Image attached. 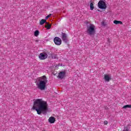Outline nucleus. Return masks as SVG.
<instances>
[{"label": "nucleus", "mask_w": 131, "mask_h": 131, "mask_svg": "<svg viewBox=\"0 0 131 131\" xmlns=\"http://www.w3.org/2000/svg\"><path fill=\"white\" fill-rule=\"evenodd\" d=\"M114 24H116V25H117V24H122V21H119V20H115L114 21Z\"/></svg>", "instance_id": "obj_12"}, {"label": "nucleus", "mask_w": 131, "mask_h": 131, "mask_svg": "<svg viewBox=\"0 0 131 131\" xmlns=\"http://www.w3.org/2000/svg\"><path fill=\"white\" fill-rule=\"evenodd\" d=\"M61 35L62 40L64 41V42L67 43L68 42V37H67V34L65 33H62Z\"/></svg>", "instance_id": "obj_5"}, {"label": "nucleus", "mask_w": 131, "mask_h": 131, "mask_svg": "<svg viewBox=\"0 0 131 131\" xmlns=\"http://www.w3.org/2000/svg\"><path fill=\"white\" fill-rule=\"evenodd\" d=\"M38 82L36 83V85L41 91H45L46 90V86L47 85V83L48 82V79H47V76L44 75L43 76L37 78Z\"/></svg>", "instance_id": "obj_2"}, {"label": "nucleus", "mask_w": 131, "mask_h": 131, "mask_svg": "<svg viewBox=\"0 0 131 131\" xmlns=\"http://www.w3.org/2000/svg\"><path fill=\"white\" fill-rule=\"evenodd\" d=\"M56 121V119L54 117H50L49 119V122L50 123H55Z\"/></svg>", "instance_id": "obj_9"}, {"label": "nucleus", "mask_w": 131, "mask_h": 131, "mask_svg": "<svg viewBox=\"0 0 131 131\" xmlns=\"http://www.w3.org/2000/svg\"><path fill=\"white\" fill-rule=\"evenodd\" d=\"M98 7L99 9H105L107 8L106 3L103 1L100 0L98 3Z\"/></svg>", "instance_id": "obj_4"}, {"label": "nucleus", "mask_w": 131, "mask_h": 131, "mask_svg": "<svg viewBox=\"0 0 131 131\" xmlns=\"http://www.w3.org/2000/svg\"><path fill=\"white\" fill-rule=\"evenodd\" d=\"M32 109L37 111V114L40 115L47 114L48 111V103L47 101L42 100V99H37L34 102V105Z\"/></svg>", "instance_id": "obj_1"}, {"label": "nucleus", "mask_w": 131, "mask_h": 131, "mask_svg": "<svg viewBox=\"0 0 131 131\" xmlns=\"http://www.w3.org/2000/svg\"><path fill=\"white\" fill-rule=\"evenodd\" d=\"M54 42L56 46H60L62 43V40L58 37H55L54 39Z\"/></svg>", "instance_id": "obj_6"}, {"label": "nucleus", "mask_w": 131, "mask_h": 131, "mask_svg": "<svg viewBox=\"0 0 131 131\" xmlns=\"http://www.w3.org/2000/svg\"><path fill=\"white\" fill-rule=\"evenodd\" d=\"M39 58L40 60H45L48 58V54L46 52L41 53L39 55Z\"/></svg>", "instance_id": "obj_7"}, {"label": "nucleus", "mask_w": 131, "mask_h": 131, "mask_svg": "<svg viewBox=\"0 0 131 131\" xmlns=\"http://www.w3.org/2000/svg\"><path fill=\"white\" fill-rule=\"evenodd\" d=\"M39 35V31L38 30H36L34 32L35 36H38Z\"/></svg>", "instance_id": "obj_16"}, {"label": "nucleus", "mask_w": 131, "mask_h": 131, "mask_svg": "<svg viewBox=\"0 0 131 131\" xmlns=\"http://www.w3.org/2000/svg\"><path fill=\"white\" fill-rule=\"evenodd\" d=\"M36 42H38V40H35Z\"/></svg>", "instance_id": "obj_23"}, {"label": "nucleus", "mask_w": 131, "mask_h": 131, "mask_svg": "<svg viewBox=\"0 0 131 131\" xmlns=\"http://www.w3.org/2000/svg\"><path fill=\"white\" fill-rule=\"evenodd\" d=\"M96 27L94 24H91L90 26H87L86 33L89 35H94L96 33Z\"/></svg>", "instance_id": "obj_3"}, {"label": "nucleus", "mask_w": 131, "mask_h": 131, "mask_svg": "<svg viewBox=\"0 0 131 131\" xmlns=\"http://www.w3.org/2000/svg\"><path fill=\"white\" fill-rule=\"evenodd\" d=\"M51 27H52V25L47 22L46 25L45 26V28H47V29H51Z\"/></svg>", "instance_id": "obj_11"}, {"label": "nucleus", "mask_w": 131, "mask_h": 131, "mask_svg": "<svg viewBox=\"0 0 131 131\" xmlns=\"http://www.w3.org/2000/svg\"><path fill=\"white\" fill-rule=\"evenodd\" d=\"M102 25H103V26H105V25H106V24H105V22H102Z\"/></svg>", "instance_id": "obj_21"}, {"label": "nucleus", "mask_w": 131, "mask_h": 131, "mask_svg": "<svg viewBox=\"0 0 131 131\" xmlns=\"http://www.w3.org/2000/svg\"><path fill=\"white\" fill-rule=\"evenodd\" d=\"M122 131H129L128 127H124V130Z\"/></svg>", "instance_id": "obj_18"}, {"label": "nucleus", "mask_w": 131, "mask_h": 131, "mask_svg": "<svg viewBox=\"0 0 131 131\" xmlns=\"http://www.w3.org/2000/svg\"><path fill=\"white\" fill-rule=\"evenodd\" d=\"M53 59H58V57L57 56V54H53Z\"/></svg>", "instance_id": "obj_19"}, {"label": "nucleus", "mask_w": 131, "mask_h": 131, "mask_svg": "<svg viewBox=\"0 0 131 131\" xmlns=\"http://www.w3.org/2000/svg\"><path fill=\"white\" fill-rule=\"evenodd\" d=\"M51 16H52V14H50L47 16H46V19H49V18H50V17H51Z\"/></svg>", "instance_id": "obj_20"}, {"label": "nucleus", "mask_w": 131, "mask_h": 131, "mask_svg": "<svg viewBox=\"0 0 131 131\" xmlns=\"http://www.w3.org/2000/svg\"><path fill=\"white\" fill-rule=\"evenodd\" d=\"M90 10H91V11H93V10H94V3H91L90 4Z\"/></svg>", "instance_id": "obj_17"}, {"label": "nucleus", "mask_w": 131, "mask_h": 131, "mask_svg": "<svg viewBox=\"0 0 131 131\" xmlns=\"http://www.w3.org/2000/svg\"><path fill=\"white\" fill-rule=\"evenodd\" d=\"M104 79L105 81L109 82L110 81V80H111V78L110 77V76H109V75H105L104 76Z\"/></svg>", "instance_id": "obj_10"}, {"label": "nucleus", "mask_w": 131, "mask_h": 131, "mask_svg": "<svg viewBox=\"0 0 131 131\" xmlns=\"http://www.w3.org/2000/svg\"><path fill=\"white\" fill-rule=\"evenodd\" d=\"M104 123H105V124H107L108 123V122H107V121H104Z\"/></svg>", "instance_id": "obj_22"}, {"label": "nucleus", "mask_w": 131, "mask_h": 131, "mask_svg": "<svg viewBox=\"0 0 131 131\" xmlns=\"http://www.w3.org/2000/svg\"><path fill=\"white\" fill-rule=\"evenodd\" d=\"M48 54L49 55V58H50V59H54V53H48Z\"/></svg>", "instance_id": "obj_15"}, {"label": "nucleus", "mask_w": 131, "mask_h": 131, "mask_svg": "<svg viewBox=\"0 0 131 131\" xmlns=\"http://www.w3.org/2000/svg\"><path fill=\"white\" fill-rule=\"evenodd\" d=\"M126 108H131V104H127L123 106V109H126Z\"/></svg>", "instance_id": "obj_14"}, {"label": "nucleus", "mask_w": 131, "mask_h": 131, "mask_svg": "<svg viewBox=\"0 0 131 131\" xmlns=\"http://www.w3.org/2000/svg\"><path fill=\"white\" fill-rule=\"evenodd\" d=\"M66 73L64 71L60 72L58 74V77H59L60 79H63V78H64V77L65 76V74Z\"/></svg>", "instance_id": "obj_8"}, {"label": "nucleus", "mask_w": 131, "mask_h": 131, "mask_svg": "<svg viewBox=\"0 0 131 131\" xmlns=\"http://www.w3.org/2000/svg\"><path fill=\"white\" fill-rule=\"evenodd\" d=\"M47 23V20L45 19H42L40 21V25H43V24H45V23Z\"/></svg>", "instance_id": "obj_13"}]
</instances>
